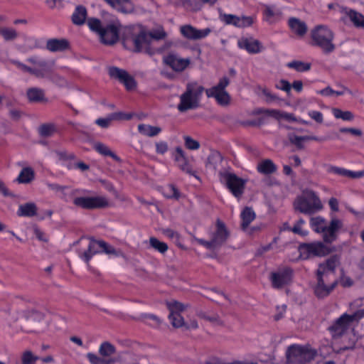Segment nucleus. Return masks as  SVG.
I'll use <instances>...</instances> for the list:
<instances>
[{
    "instance_id": "nucleus-29",
    "label": "nucleus",
    "mask_w": 364,
    "mask_h": 364,
    "mask_svg": "<svg viewBox=\"0 0 364 364\" xmlns=\"http://www.w3.org/2000/svg\"><path fill=\"white\" fill-rule=\"evenodd\" d=\"M213 91V89H207L205 93L208 97H214L220 105H227L230 100V96L225 90Z\"/></svg>"
},
{
    "instance_id": "nucleus-13",
    "label": "nucleus",
    "mask_w": 364,
    "mask_h": 364,
    "mask_svg": "<svg viewBox=\"0 0 364 364\" xmlns=\"http://www.w3.org/2000/svg\"><path fill=\"white\" fill-rule=\"evenodd\" d=\"M109 75L110 77L117 80L122 83L128 90H133L136 85L134 78L124 69L114 66L110 67L109 68Z\"/></svg>"
},
{
    "instance_id": "nucleus-38",
    "label": "nucleus",
    "mask_w": 364,
    "mask_h": 364,
    "mask_svg": "<svg viewBox=\"0 0 364 364\" xmlns=\"http://www.w3.org/2000/svg\"><path fill=\"white\" fill-rule=\"evenodd\" d=\"M222 161V156L218 151H211L207 158L205 166L208 168L215 170Z\"/></svg>"
},
{
    "instance_id": "nucleus-12",
    "label": "nucleus",
    "mask_w": 364,
    "mask_h": 364,
    "mask_svg": "<svg viewBox=\"0 0 364 364\" xmlns=\"http://www.w3.org/2000/svg\"><path fill=\"white\" fill-rule=\"evenodd\" d=\"M223 177L228 188L234 196L240 198L244 192L246 181L232 173H225Z\"/></svg>"
},
{
    "instance_id": "nucleus-24",
    "label": "nucleus",
    "mask_w": 364,
    "mask_h": 364,
    "mask_svg": "<svg viewBox=\"0 0 364 364\" xmlns=\"http://www.w3.org/2000/svg\"><path fill=\"white\" fill-rule=\"evenodd\" d=\"M23 316L26 321V326L37 328L44 319V314L36 310H27L23 312Z\"/></svg>"
},
{
    "instance_id": "nucleus-31",
    "label": "nucleus",
    "mask_w": 364,
    "mask_h": 364,
    "mask_svg": "<svg viewBox=\"0 0 364 364\" xmlns=\"http://www.w3.org/2000/svg\"><path fill=\"white\" fill-rule=\"evenodd\" d=\"M87 9L85 6L79 5L76 6L72 15V21L75 25L81 26L84 24L87 18Z\"/></svg>"
},
{
    "instance_id": "nucleus-11",
    "label": "nucleus",
    "mask_w": 364,
    "mask_h": 364,
    "mask_svg": "<svg viewBox=\"0 0 364 364\" xmlns=\"http://www.w3.org/2000/svg\"><path fill=\"white\" fill-rule=\"evenodd\" d=\"M119 23H111L105 26L100 34L101 41L105 45H114L119 38Z\"/></svg>"
},
{
    "instance_id": "nucleus-5",
    "label": "nucleus",
    "mask_w": 364,
    "mask_h": 364,
    "mask_svg": "<svg viewBox=\"0 0 364 364\" xmlns=\"http://www.w3.org/2000/svg\"><path fill=\"white\" fill-rule=\"evenodd\" d=\"M209 235L210 240L196 237H195V240L208 250H216L226 242L230 236V232L225 224L220 219H218L214 229L210 231Z\"/></svg>"
},
{
    "instance_id": "nucleus-55",
    "label": "nucleus",
    "mask_w": 364,
    "mask_h": 364,
    "mask_svg": "<svg viewBox=\"0 0 364 364\" xmlns=\"http://www.w3.org/2000/svg\"><path fill=\"white\" fill-rule=\"evenodd\" d=\"M264 14L267 20L270 18L279 16L281 14V11L279 10H274L272 7L269 6H265V9Z\"/></svg>"
},
{
    "instance_id": "nucleus-59",
    "label": "nucleus",
    "mask_w": 364,
    "mask_h": 364,
    "mask_svg": "<svg viewBox=\"0 0 364 364\" xmlns=\"http://www.w3.org/2000/svg\"><path fill=\"white\" fill-rule=\"evenodd\" d=\"M309 116L315 120L317 123H322L323 121V114L318 111L309 112Z\"/></svg>"
},
{
    "instance_id": "nucleus-26",
    "label": "nucleus",
    "mask_w": 364,
    "mask_h": 364,
    "mask_svg": "<svg viewBox=\"0 0 364 364\" xmlns=\"http://www.w3.org/2000/svg\"><path fill=\"white\" fill-rule=\"evenodd\" d=\"M70 47L69 41L65 38H50L46 42V48L50 52H63Z\"/></svg>"
},
{
    "instance_id": "nucleus-21",
    "label": "nucleus",
    "mask_w": 364,
    "mask_h": 364,
    "mask_svg": "<svg viewBox=\"0 0 364 364\" xmlns=\"http://www.w3.org/2000/svg\"><path fill=\"white\" fill-rule=\"evenodd\" d=\"M118 12L127 14L134 11V5L131 0H104Z\"/></svg>"
},
{
    "instance_id": "nucleus-43",
    "label": "nucleus",
    "mask_w": 364,
    "mask_h": 364,
    "mask_svg": "<svg viewBox=\"0 0 364 364\" xmlns=\"http://www.w3.org/2000/svg\"><path fill=\"white\" fill-rule=\"evenodd\" d=\"M168 318L174 328L185 327L186 326L183 318L178 312L169 313Z\"/></svg>"
},
{
    "instance_id": "nucleus-17",
    "label": "nucleus",
    "mask_w": 364,
    "mask_h": 364,
    "mask_svg": "<svg viewBox=\"0 0 364 364\" xmlns=\"http://www.w3.org/2000/svg\"><path fill=\"white\" fill-rule=\"evenodd\" d=\"M181 34L190 40H199L206 37L211 31L208 28L198 30L191 25H185L181 27Z\"/></svg>"
},
{
    "instance_id": "nucleus-30",
    "label": "nucleus",
    "mask_w": 364,
    "mask_h": 364,
    "mask_svg": "<svg viewBox=\"0 0 364 364\" xmlns=\"http://www.w3.org/2000/svg\"><path fill=\"white\" fill-rule=\"evenodd\" d=\"M55 65V60L47 61L45 60H41L38 63V67H36L37 70L41 73L42 75L37 76L39 78H47L49 75L53 70V67Z\"/></svg>"
},
{
    "instance_id": "nucleus-1",
    "label": "nucleus",
    "mask_w": 364,
    "mask_h": 364,
    "mask_svg": "<svg viewBox=\"0 0 364 364\" xmlns=\"http://www.w3.org/2000/svg\"><path fill=\"white\" fill-rule=\"evenodd\" d=\"M167 34L163 28L156 29L149 33L144 31H140L137 34H133L130 38L133 46L134 52L141 53L152 56L156 53V50L151 46L153 39L162 40L166 37ZM129 41V38H124V43Z\"/></svg>"
},
{
    "instance_id": "nucleus-10",
    "label": "nucleus",
    "mask_w": 364,
    "mask_h": 364,
    "mask_svg": "<svg viewBox=\"0 0 364 364\" xmlns=\"http://www.w3.org/2000/svg\"><path fill=\"white\" fill-rule=\"evenodd\" d=\"M299 250L301 255H306V258L311 255L323 257L331 252V250L321 242L303 243L300 245Z\"/></svg>"
},
{
    "instance_id": "nucleus-19",
    "label": "nucleus",
    "mask_w": 364,
    "mask_h": 364,
    "mask_svg": "<svg viewBox=\"0 0 364 364\" xmlns=\"http://www.w3.org/2000/svg\"><path fill=\"white\" fill-rule=\"evenodd\" d=\"M105 245L106 242L103 240H96L94 238H90L87 250L83 253L79 254V256L88 264L93 255L102 252V247Z\"/></svg>"
},
{
    "instance_id": "nucleus-28",
    "label": "nucleus",
    "mask_w": 364,
    "mask_h": 364,
    "mask_svg": "<svg viewBox=\"0 0 364 364\" xmlns=\"http://www.w3.org/2000/svg\"><path fill=\"white\" fill-rule=\"evenodd\" d=\"M174 157L181 170L190 175H193L192 168L187 161L183 150L180 146L176 147Z\"/></svg>"
},
{
    "instance_id": "nucleus-53",
    "label": "nucleus",
    "mask_w": 364,
    "mask_h": 364,
    "mask_svg": "<svg viewBox=\"0 0 364 364\" xmlns=\"http://www.w3.org/2000/svg\"><path fill=\"white\" fill-rule=\"evenodd\" d=\"M168 307L169 309L170 313L171 312H178L184 311L185 306L183 304L178 302V301H173L168 303Z\"/></svg>"
},
{
    "instance_id": "nucleus-42",
    "label": "nucleus",
    "mask_w": 364,
    "mask_h": 364,
    "mask_svg": "<svg viewBox=\"0 0 364 364\" xmlns=\"http://www.w3.org/2000/svg\"><path fill=\"white\" fill-rule=\"evenodd\" d=\"M150 247L161 254H164L168 250V245L164 242L159 241L154 237L149 238Z\"/></svg>"
},
{
    "instance_id": "nucleus-64",
    "label": "nucleus",
    "mask_w": 364,
    "mask_h": 364,
    "mask_svg": "<svg viewBox=\"0 0 364 364\" xmlns=\"http://www.w3.org/2000/svg\"><path fill=\"white\" fill-rule=\"evenodd\" d=\"M102 251L107 255H117L116 250L113 247L109 245L107 242L105 247H102Z\"/></svg>"
},
{
    "instance_id": "nucleus-51",
    "label": "nucleus",
    "mask_w": 364,
    "mask_h": 364,
    "mask_svg": "<svg viewBox=\"0 0 364 364\" xmlns=\"http://www.w3.org/2000/svg\"><path fill=\"white\" fill-rule=\"evenodd\" d=\"M38 358L35 356L31 351H26L22 355V364H35Z\"/></svg>"
},
{
    "instance_id": "nucleus-9",
    "label": "nucleus",
    "mask_w": 364,
    "mask_h": 364,
    "mask_svg": "<svg viewBox=\"0 0 364 364\" xmlns=\"http://www.w3.org/2000/svg\"><path fill=\"white\" fill-rule=\"evenodd\" d=\"M73 204L85 210L101 209L109 205L107 198L101 196L76 197L73 200Z\"/></svg>"
},
{
    "instance_id": "nucleus-8",
    "label": "nucleus",
    "mask_w": 364,
    "mask_h": 364,
    "mask_svg": "<svg viewBox=\"0 0 364 364\" xmlns=\"http://www.w3.org/2000/svg\"><path fill=\"white\" fill-rule=\"evenodd\" d=\"M116 351L113 344L109 341H104L99 347L100 356L93 353H87L86 357L91 364H114L117 360L111 357Z\"/></svg>"
},
{
    "instance_id": "nucleus-63",
    "label": "nucleus",
    "mask_w": 364,
    "mask_h": 364,
    "mask_svg": "<svg viewBox=\"0 0 364 364\" xmlns=\"http://www.w3.org/2000/svg\"><path fill=\"white\" fill-rule=\"evenodd\" d=\"M0 192L5 197H14L15 195L12 193L6 187L3 181H0Z\"/></svg>"
},
{
    "instance_id": "nucleus-44",
    "label": "nucleus",
    "mask_w": 364,
    "mask_h": 364,
    "mask_svg": "<svg viewBox=\"0 0 364 364\" xmlns=\"http://www.w3.org/2000/svg\"><path fill=\"white\" fill-rule=\"evenodd\" d=\"M287 67L293 68L298 72H304L310 70L311 64L306 63L299 60H293L287 63Z\"/></svg>"
},
{
    "instance_id": "nucleus-20",
    "label": "nucleus",
    "mask_w": 364,
    "mask_h": 364,
    "mask_svg": "<svg viewBox=\"0 0 364 364\" xmlns=\"http://www.w3.org/2000/svg\"><path fill=\"white\" fill-rule=\"evenodd\" d=\"M317 284L314 287V293L318 298H324L329 295L333 289L337 285V281H335L330 286H326L323 280V274H316Z\"/></svg>"
},
{
    "instance_id": "nucleus-60",
    "label": "nucleus",
    "mask_w": 364,
    "mask_h": 364,
    "mask_svg": "<svg viewBox=\"0 0 364 364\" xmlns=\"http://www.w3.org/2000/svg\"><path fill=\"white\" fill-rule=\"evenodd\" d=\"M112 121L110 115L107 118H99L95 121V123L102 128H107L111 122Z\"/></svg>"
},
{
    "instance_id": "nucleus-7",
    "label": "nucleus",
    "mask_w": 364,
    "mask_h": 364,
    "mask_svg": "<svg viewBox=\"0 0 364 364\" xmlns=\"http://www.w3.org/2000/svg\"><path fill=\"white\" fill-rule=\"evenodd\" d=\"M317 352L306 346L294 344L288 347L286 355L287 364H305L313 360Z\"/></svg>"
},
{
    "instance_id": "nucleus-40",
    "label": "nucleus",
    "mask_w": 364,
    "mask_h": 364,
    "mask_svg": "<svg viewBox=\"0 0 364 364\" xmlns=\"http://www.w3.org/2000/svg\"><path fill=\"white\" fill-rule=\"evenodd\" d=\"M28 99L30 102H40L43 99L44 92L43 90L37 87H31L28 89L26 92Z\"/></svg>"
},
{
    "instance_id": "nucleus-46",
    "label": "nucleus",
    "mask_w": 364,
    "mask_h": 364,
    "mask_svg": "<svg viewBox=\"0 0 364 364\" xmlns=\"http://www.w3.org/2000/svg\"><path fill=\"white\" fill-rule=\"evenodd\" d=\"M0 33L6 41H14L18 37L17 31L12 28H2Z\"/></svg>"
},
{
    "instance_id": "nucleus-37",
    "label": "nucleus",
    "mask_w": 364,
    "mask_h": 364,
    "mask_svg": "<svg viewBox=\"0 0 364 364\" xmlns=\"http://www.w3.org/2000/svg\"><path fill=\"white\" fill-rule=\"evenodd\" d=\"M346 15L355 27L364 28V16L353 9L346 11Z\"/></svg>"
},
{
    "instance_id": "nucleus-58",
    "label": "nucleus",
    "mask_w": 364,
    "mask_h": 364,
    "mask_svg": "<svg viewBox=\"0 0 364 364\" xmlns=\"http://www.w3.org/2000/svg\"><path fill=\"white\" fill-rule=\"evenodd\" d=\"M341 133H349L355 136H360L363 134L360 129L343 127L339 129Z\"/></svg>"
},
{
    "instance_id": "nucleus-25",
    "label": "nucleus",
    "mask_w": 364,
    "mask_h": 364,
    "mask_svg": "<svg viewBox=\"0 0 364 364\" xmlns=\"http://www.w3.org/2000/svg\"><path fill=\"white\" fill-rule=\"evenodd\" d=\"M327 172L329 173H334L338 176L350 178H359L364 176V171H353L346 169L344 168L338 167L332 165L328 166Z\"/></svg>"
},
{
    "instance_id": "nucleus-57",
    "label": "nucleus",
    "mask_w": 364,
    "mask_h": 364,
    "mask_svg": "<svg viewBox=\"0 0 364 364\" xmlns=\"http://www.w3.org/2000/svg\"><path fill=\"white\" fill-rule=\"evenodd\" d=\"M276 87L277 89L285 91L289 93L291 91V84L286 80H281L278 84L276 85Z\"/></svg>"
},
{
    "instance_id": "nucleus-48",
    "label": "nucleus",
    "mask_w": 364,
    "mask_h": 364,
    "mask_svg": "<svg viewBox=\"0 0 364 364\" xmlns=\"http://www.w3.org/2000/svg\"><path fill=\"white\" fill-rule=\"evenodd\" d=\"M55 131V127L50 124H43L38 128L39 134L43 137H48L53 134Z\"/></svg>"
},
{
    "instance_id": "nucleus-3",
    "label": "nucleus",
    "mask_w": 364,
    "mask_h": 364,
    "mask_svg": "<svg viewBox=\"0 0 364 364\" xmlns=\"http://www.w3.org/2000/svg\"><path fill=\"white\" fill-rule=\"evenodd\" d=\"M334 36L327 26L318 25L311 31V45L319 48L324 54H330L336 50Z\"/></svg>"
},
{
    "instance_id": "nucleus-54",
    "label": "nucleus",
    "mask_w": 364,
    "mask_h": 364,
    "mask_svg": "<svg viewBox=\"0 0 364 364\" xmlns=\"http://www.w3.org/2000/svg\"><path fill=\"white\" fill-rule=\"evenodd\" d=\"M196 314L200 318L205 319L210 322H218L219 321V316L218 315L208 316L203 311H198Z\"/></svg>"
},
{
    "instance_id": "nucleus-47",
    "label": "nucleus",
    "mask_w": 364,
    "mask_h": 364,
    "mask_svg": "<svg viewBox=\"0 0 364 364\" xmlns=\"http://www.w3.org/2000/svg\"><path fill=\"white\" fill-rule=\"evenodd\" d=\"M48 79L59 87H64L67 85V80L59 74L55 73L53 70L50 75H49Z\"/></svg>"
},
{
    "instance_id": "nucleus-36",
    "label": "nucleus",
    "mask_w": 364,
    "mask_h": 364,
    "mask_svg": "<svg viewBox=\"0 0 364 364\" xmlns=\"http://www.w3.org/2000/svg\"><path fill=\"white\" fill-rule=\"evenodd\" d=\"M35 173L31 167L23 168L18 176L16 181L19 183H29L34 179Z\"/></svg>"
},
{
    "instance_id": "nucleus-27",
    "label": "nucleus",
    "mask_w": 364,
    "mask_h": 364,
    "mask_svg": "<svg viewBox=\"0 0 364 364\" xmlns=\"http://www.w3.org/2000/svg\"><path fill=\"white\" fill-rule=\"evenodd\" d=\"M288 25L291 31L299 37L305 36L308 31L306 23L295 17H291L289 18Z\"/></svg>"
},
{
    "instance_id": "nucleus-62",
    "label": "nucleus",
    "mask_w": 364,
    "mask_h": 364,
    "mask_svg": "<svg viewBox=\"0 0 364 364\" xmlns=\"http://www.w3.org/2000/svg\"><path fill=\"white\" fill-rule=\"evenodd\" d=\"M349 317L352 323L353 321H358L360 319L364 317V309H359L351 315L349 314Z\"/></svg>"
},
{
    "instance_id": "nucleus-6",
    "label": "nucleus",
    "mask_w": 364,
    "mask_h": 364,
    "mask_svg": "<svg viewBox=\"0 0 364 364\" xmlns=\"http://www.w3.org/2000/svg\"><path fill=\"white\" fill-rule=\"evenodd\" d=\"M295 210L306 215H313L322 208V203L314 191H306L294 202Z\"/></svg>"
},
{
    "instance_id": "nucleus-35",
    "label": "nucleus",
    "mask_w": 364,
    "mask_h": 364,
    "mask_svg": "<svg viewBox=\"0 0 364 364\" xmlns=\"http://www.w3.org/2000/svg\"><path fill=\"white\" fill-rule=\"evenodd\" d=\"M138 131L144 136L153 137L158 135L161 132V129L159 127L140 124L138 125Z\"/></svg>"
},
{
    "instance_id": "nucleus-2",
    "label": "nucleus",
    "mask_w": 364,
    "mask_h": 364,
    "mask_svg": "<svg viewBox=\"0 0 364 364\" xmlns=\"http://www.w3.org/2000/svg\"><path fill=\"white\" fill-rule=\"evenodd\" d=\"M310 225L316 232L322 233L324 242L332 243L336 240L338 231L343 227V223L339 219L333 218L327 225L323 218L317 216L311 218Z\"/></svg>"
},
{
    "instance_id": "nucleus-34",
    "label": "nucleus",
    "mask_w": 364,
    "mask_h": 364,
    "mask_svg": "<svg viewBox=\"0 0 364 364\" xmlns=\"http://www.w3.org/2000/svg\"><path fill=\"white\" fill-rule=\"evenodd\" d=\"M257 169L258 172L268 175L274 173L277 171V166L270 159L262 160L258 164Z\"/></svg>"
},
{
    "instance_id": "nucleus-39",
    "label": "nucleus",
    "mask_w": 364,
    "mask_h": 364,
    "mask_svg": "<svg viewBox=\"0 0 364 364\" xmlns=\"http://www.w3.org/2000/svg\"><path fill=\"white\" fill-rule=\"evenodd\" d=\"M95 149L100 154L106 156H110L116 161H121V159L117 156L109 148L102 143H97L95 144Z\"/></svg>"
},
{
    "instance_id": "nucleus-50",
    "label": "nucleus",
    "mask_w": 364,
    "mask_h": 364,
    "mask_svg": "<svg viewBox=\"0 0 364 364\" xmlns=\"http://www.w3.org/2000/svg\"><path fill=\"white\" fill-rule=\"evenodd\" d=\"M185 146L190 150H197L200 148V143L189 136H184Z\"/></svg>"
},
{
    "instance_id": "nucleus-56",
    "label": "nucleus",
    "mask_w": 364,
    "mask_h": 364,
    "mask_svg": "<svg viewBox=\"0 0 364 364\" xmlns=\"http://www.w3.org/2000/svg\"><path fill=\"white\" fill-rule=\"evenodd\" d=\"M230 80L227 77H222L217 85L211 87L210 89H213V91L219 90H225V87L229 85Z\"/></svg>"
},
{
    "instance_id": "nucleus-41",
    "label": "nucleus",
    "mask_w": 364,
    "mask_h": 364,
    "mask_svg": "<svg viewBox=\"0 0 364 364\" xmlns=\"http://www.w3.org/2000/svg\"><path fill=\"white\" fill-rule=\"evenodd\" d=\"M87 24L92 31L97 33L99 36L105 27L101 21L97 18H88L87 19Z\"/></svg>"
},
{
    "instance_id": "nucleus-49",
    "label": "nucleus",
    "mask_w": 364,
    "mask_h": 364,
    "mask_svg": "<svg viewBox=\"0 0 364 364\" xmlns=\"http://www.w3.org/2000/svg\"><path fill=\"white\" fill-rule=\"evenodd\" d=\"M288 139L290 143L294 144L297 149L302 150L304 149V140H303L301 136H297L294 134H290L288 136Z\"/></svg>"
},
{
    "instance_id": "nucleus-22",
    "label": "nucleus",
    "mask_w": 364,
    "mask_h": 364,
    "mask_svg": "<svg viewBox=\"0 0 364 364\" xmlns=\"http://www.w3.org/2000/svg\"><path fill=\"white\" fill-rule=\"evenodd\" d=\"M340 264V257L338 255L331 256L326 260V262L318 264L316 274L326 276L328 272L333 273L337 266Z\"/></svg>"
},
{
    "instance_id": "nucleus-18",
    "label": "nucleus",
    "mask_w": 364,
    "mask_h": 364,
    "mask_svg": "<svg viewBox=\"0 0 364 364\" xmlns=\"http://www.w3.org/2000/svg\"><path fill=\"white\" fill-rule=\"evenodd\" d=\"M221 20L228 25H233L238 28L250 26L253 23V19L250 16L239 17L233 14H223Z\"/></svg>"
},
{
    "instance_id": "nucleus-15",
    "label": "nucleus",
    "mask_w": 364,
    "mask_h": 364,
    "mask_svg": "<svg viewBox=\"0 0 364 364\" xmlns=\"http://www.w3.org/2000/svg\"><path fill=\"white\" fill-rule=\"evenodd\" d=\"M164 63L176 72L183 71L190 64L188 58H182L174 53H169L163 58Z\"/></svg>"
},
{
    "instance_id": "nucleus-4",
    "label": "nucleus",
    "mask_w": 364,
    "mask_h": 364,
    "mask_svg": "<svg viewBox=\"0 0 364 364\" xmlns=\"http://www.w3.org/2000/svg\"><path fill=\"white\" fill-rule=\"evenodd\" d=\"M205 88L197 82H189L186 85V91L180 97V102L177 106L181 112L194 109L200 106V101Z\"/></svg>"
},
{
    "instance_id": "nucleus-61",
    "label": "nucleus",
    "mask_w": 364,
    "mask_h": 364,
    "mask_svg": "<svg viewBox=\"0 0 364 364\" xmlns=\"http://www.w3.org/2000/svg\"><path fill=\"white\" fill-rule=\"evenodd\" d=\"M168 151V144L165 141H160L156 144V151L159 154H164Z\"/></svg>"
},
{
    "instance_id": "nucleus-52",
    "label": "nucleus",
    "mask_w": 364,
    "mask_h": 364,
    "mask_svg": "<svg viewBox=\"0 0 364 364\" xmlns=\"http://www.w3.org/2000/svg\"><path fill=\"white\" fill-rule=\"evenodd\" d=\"M183 5L187 9H189V10L193 11H199L201 9L200 4L196 1H193L191 0H183Z\"/></svg>"
},
{
    "instance_id": "nucleus-32",
    "label": "nucleus",
    "mask_w": 364,
    "mask_h": 364,
    "mask_svg": "<svg viewBox=\"0 0 364 364\" xmlns=\"http://www.w3.org/2000/svg\"><path fill=\"white\" fill-rule=\"evenodd\" d=\"M255 213L252 208L245 207L240 214L242 219L241 228L242 230H245L249 225L255 218Z\"/></svg>"
},
{
    "instance_id": "nucleus-23",
    "label": "nucleus",
    "mask_w": 364,
    "mask_h": 364,
    "mask_svg": "<svg viewBox=\"0 0 364 364\" xmlns=\"http://www.w3.org/2000/svg\"><path fill=\"white\" fill-rule=\"evenodd\" d=\"M237 44L240 48L252 54L259 53L262 50L261 43L253 38H242L238 41Z\"/></svg>"
},
{
    "instance_id": "nucleus-45",
    "label": "nucleus",
    "mask_w": 364,
    "mask_h": 364,
    "mask_svg": "<svg viewBox=\"0 0 364 364\" xmlns=\"http://www.w3.org/2000/svg\"><path fill=\"white\" fill-rule=\"evenodd\" d=\"M332 112L336 119H342L345 121H352L354 119L353 114L350 111H342L338 108H333Z\"/></svg>"
},
{
    "instance_id": "nucleus-33",
    "label": "nucleus",
    "mask_w": 364,
    "mask_h": 364,
    "mask_svg": "<svg viewBox=\"0 0 364 364\" xmlns=\"http://www.w3.org/2000/svg\"><path fill=\"white\" fill-rule=\"evenodd\" d=\"M37 213V207L33 203H27L21 205L18 208L17 215L21 217H33Z\"/></svg>"
},
{
    "instance_id": "nucleus-16",
    "label": "nucleus",
    "mask_w": 364,
    "mask_h": 364,
    "mask_svg": "<svg viewBox=\"0 0 364 364\" xmlns=\"http://www.w3.org/2000/svg\"><path fill=\"white\" fill-rule=\"evenodd\" d=\"M291 275L292 270L289 267H285L277 272H272L270 280L272 287L275 289L282 288L290 282Z\"/></svg>"
},
{
    "instance_id": "nucleus-14",
    "label": "nucleus",
    "mask_w": 364,
    "mask_h": 364,
    "mask_svg": "<svg viewBox=\"0 0 364 364\" xmlns=\"http://www.w3.org/2000/svg\"><path fill=\"white\" fill-rule=\"evenodd\" d=\"M351 323L349 314H343L328 328V330L331 333L333 338H340L348 329Z\"/></svg>"
}]
</instances>
